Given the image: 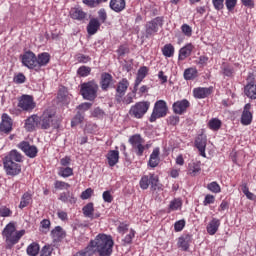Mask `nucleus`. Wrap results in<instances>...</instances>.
Instances as JSON below:
<instances>
[{"label": "nucleus", "instance_id": "1", "mask_svg": "<svg viewBox=\"0 0 256 256\" xmlns=\"http://www.w3.org/2000/svg\"><path fill=\"white\" fill-rule=\"evenodd\" d=\"M113 237L107 234H98L94 240H91L87 247L76 252L73 256H93L95 253L99 256L113 255Z\"/></svg>", "mask_w": 256, "mask_h": 256}, {"label": "nucleus", "instance_id": "2", "mask_svg": "<svg viewBox=\"0 0 256 256\" xmlns=\"http://www.w3.org/2000/svg\"><path fill=\"white\" fill-rule=\"evenodd\" d=\"M2 235L6 239V249H12L13 245H17L19 239L25 235V230L17 231L15 223L10 222L4 228Z\"/></svg>", "mask_w": 256, "mask_h": 256}, {"label": "nucleus", "instance_id": "3", "mask_svg": "<svg viewBox=\"0 0 256 256\" xmlns=\"http://www.w3.org/2000/svg\"><path fill=\"white\" fill-rule=\"evenodd\" d=\"M98 91L99 85L95 81H89L81 84L80 93L86 101H95V99H97Z\"/></svg>", "mask_w": 256, "mask_h": 256}, {"label": "nucleus", "instance_id": "4", "mask_svg": "<svg viewBox=\"0 0 256 256\" xmlns=\"http://www.w3.org/2000/svg\"><path fill=\"white\" fill-rule=\"evenodd\" d=\"M149 107H151V102L149 101H141L131 106L129 110V115L134 117L135 119H143L145 113L149 111Z\"/></svg>", "mask_w": 256, "mask_h": 256}, {"label": "nucleus", "instance_id": "5", "mask_svg": "<svg viewBox=\"0 0 256 256\" xmlns=\"http://www.w3.org/2000/svg\"><path fill=\"white\" fill-rule=\"evenodd\" d=\"M40 122L41 129H50V127H53V129H57L59 127V121L51 110L44 111V113L40 117Z\"/></svg>", "mask_w": 256, "mask_h": 256}, {"label": "nucleus", "instance_id": "6", "mask_svg": "<svg viewBox=\"0 0 256 256\" xmlns=\"http://www.w3.org/2000/svg\"><path fill=\"white\" fill-rule=\"evenodd\" d=\"M139 185L143 190L149 189V186L151 185V189L156 191L159 188V177L155 174L144 175L140 179Z\"/></svg>", "mask_w": 256, "mask_h": 256}, {"label": "nucleus", "instance_id": "7", "mask_svg": "<svg viewBox=\"0 0 256 256\" xmlns=\"http://www.w3.org/2000/svg\"><path fill=\"white\" fill-rule=\"evenodd\" d=\"M167 115V102L164 100H158L155 105L153 112L150 116V123H154L157 119H161V117H165Z\"/></svg>", "mask_w": 256, "mask_h": 256}, {"label": "nucleus", "instance_id": "8", "mask_svg": "<svg viewBox=\"0 0 256 256\" xmlns=\"http://www.w3.org/2000/svg\"><path fill=\"white\" fill-rule=\"evenodd\" d=\"M129 143L136 151V155L141 157L143 155V151H145V146L143 145L145 140L139 134H135L129 138Z\"/></svg>", "mask_w": 256, "mask_h": 256}, {"label": "nucleus", "instance_id": "9", "mask_svg": "<svg viewBox=\"0 0 256 256\" xmlns=\"http://www.w3.org/2000/svg\"><path fill=\"white\" fill-rule=\"evenodd\" d=\"M127 89H129V80H127V78H123L118 82L116 87L115 101L117 103H121V101H123V97H125Z\"/></svg>", "mask_w": 256, "mask_h": 256}, {"label": "nucleus", "instance_id": "10", "mask_svg": "<svg viewBox=\"0 0 256 256\" xmlns=\"http://www.w3.org/2000/svg\"><path fill=\"white\" fill-rule=\"evenodd\" d=\"M22 65L28 69L37 67V56L32 51H28L22 55Z\"/></svg>", "mask_w": 256, "mask_h": 256}, {"label": "nucleus", "instance_id": "11", "mask_svg": "<svg viewBox=\"0 0 256 256\" xmlns=\"http://www.w3.org/2000/svg\"><path fill=\"white\" fill-rule=\"evenodd\" d=\"M3 163L7 175L15 177L16 175H19V173H21V165L19 163L11 162L8 160H4Z\"/></svg>", "mask_w": 256, "mask_h": 256}, {"label": "nucleus", "instance_id": "12", "mask_svg": "<svg viewBox=\"0 0 256 256\" xmlns=\"http://www.w3.org/2000/svg\"><path fill=\"white\" fill-rule=\"evenodd\" d=\"M18 107H20L22 111H33V109H35L33 96L23 95L19 100Z\"/></svg>", "mask_w": 256, "mask_h": 256}, {"label": "nucleus", "instance_id": "13", "mask_svg": "<svg viewBox=\"0 0 256 256\" xmlns=\"http://www.w3.org/2000/svg\"><path fill=\"white\" fill-rule=\"evenodd\" d=\"M163 25V18L162 17H156L152 21L148 22L146 24V35L149 37V35H153V33H157L159 27Z\"/></svg>", "mask_w": 256, "mask_h": 256}, {"label": "nucleus", "instance_id": "14", "mask_svg": "<svg viewBox=\"0 0 256 256\" xmlns=\"http://www.w3.org/2000/svg\"><path fill=\"white\" fill-rule=\"evenodd\" d=\"M13 131V120L9 115L2 114V121L0 123V132L4 133L5 135H9Z\"/></svg>", "mask_w": 256, "mask_h": 256}, {"label": "nucleus", "instance_id": "15", "mask_svg": "<svg viewBox=\"0 0 256 256\" xmlns=\"http://www.w3.org/2000/svg\"><path fill=\"white\" fill-rule=\"evenodd\" d=\"M19 147L27 157H30V159L37 157V153L39 152L37 146L30 145L29 142L23 141L19 144Z\"/></svg>", "mask_w": 256, "mask_h": 256}, {"label": "nucleus", "instance_id": "16", "mask_svg": "<svg viewBox=\"0 0 256 256\" xmlns=\"http://www.w3.org/2000/svg\"><path fill=\"white\" fill-rule=\"evenodd\" d=\"M190 103L187 99H183L177 102H174L172 109L176 115H183L187 109L190 107Z\"/></svg>", "mask_w": 256, "mask_h": 256}, {"label": "nucleus", "instance_id": "17", "mask_svg": "<svg viewBox=\"0 0 256 256\" xmlns=\"http://www.w3.org/2000/svg\"><path fill=\"white\" fill-rule=\"evenodd\" d=\"M251 104H246L244 106V110L241 116V123L242 125H251V121H253V114L250 112Z\"/></svg>", "mask_w": 256, "mask_h": 256}, {"label": "nucleus", "instance_id": "18", "mask_svg": "<svg viewBox=\"0 0 256 256\" xmlns=\"http://www.w3.org/2000/svg\"><path fill=\"white\" fill-rule=\"evenodd\" d=\"M109 7L115 13H121V11H125L127 2L125 0H110Z\"/></svg>", "mask_w": 256, "mask_h": 256}, {"label": "nucleus", "instance_id": "19", "mask_svg": "<svg viewBox=\"0 0 256 256\" xmlns=\"http://www.w3.org/2000/svg\"><path fill=\"white\" fill-rule=\"evenodd\" d=\"M39 122H40L39 116L32 115L26 119L24 127L26 131H35V127L39 125Z\"/></svg>", "mask_w": 256, "mask_h": 256}, {"label": "nucleus", "instance_id": "20", "mask_svg": "<svg viewBox=\"0 0 256 256\" xmlns=\"http://www.w3.org/2000/svg\"><path fill=\"white\" fill-rule=\"evenodd\" d=\"M148 71H149V69H147L146 66L141 67L138 70L137 77H136L135 84H134V93H137V88L139 87V85H141V82L143 81V79L145 77H147Z\"/></svg>", "mask_w": 256, "mask_h": 256}, {"label": "nucleus", "instance_id": "21", "mask_svg": "<svg viewBox=\"0 0 256 256\" xmlns=\"http://www.w3.org/2000/svg\"><path fill=\"white\" fill-rule=\"evenodd\" d=\"M100 27H101V22H99V19H97V18L90 19V21L87 25L88 35H95V33H97V31H99Z\"/></svg>", "mask_w": 256, "mask_h": 256}, {"label": "nucleus", "instance_id": "22", "mask_svg": "<svg viewBox=\"0 0 256 256\" xmlns=\"http://www.w3.org/2000/svg\"><path fill=\"white\" fill-rule=\"evenodd\" d=\"M195 146L200 152L202 157H205V147H207V138L203 135H199L195 140Z\"/></svg>", "mask_w": 256, "mask_h": 256}, {"label": "nucleus", "instance_id": "23", "mask_svg": "<svg viewBox=\"0 0 256 256\" xmlns=\"http://www.w3.org/2000/svg\"><path fill=\"white\" fill-rule=\"evenodd\" d=\"M221 226V220L217 218H213L207 225V233L209 235H215L217 231H219V227Z\"/></svg>", "mask_w": 256, "mask_h": 256}, {"label": "nucleus", "instance_id": "24", "mask_svg": "<svg viewBox=\"0 0 256 256\" xmlns=\"http://www.w3.org/2000/svg\"><path fill=\"white\" fill-rule=\"evenodd\" d=\"M108 165L115 167L119 163V150H110L107 155Z\"/></svg>", "mask_w": 256, "mask_h": 256}, {"label": "nucleus", "instance_id": "25", "mask_svg": "<svg viewBox=\"0 0 256 256\" xmlns=\"http://www.w3.org/2000/svg\"><path fill=\"white\" fill-rule=\"evenodd\" d=\"M51 61V55L47 52L38 54L36 57V67H45Z\"/></svg>", "mask_w": 256, "mask_h": 256}, {"label": "nucleus", "instance_id": "26", "mask_svg": "<svg viewBox=\"0 0 256 256\" xmlns=\"http://www.w3.org/2000/svg\"><path fill=\"white\" fill-rule=\"evenodd\" d=\"M4 161H10L14 163H21L23 162V155L19 153L17 150H12L9 154L4 158Z\"/></svg>", "mask_w": 256, "mask_h": 256}, {"label": "nucleus", "instance_id": "27", "mask_svg": "<svg viewBox=\"0 0 256 256\" xmlns=\"http://www.w3.org/2000/svg\"><path fill=\"white\" fill-rule=\"evenodd\" d=\"M70 15L76 21H85V19H87V13H85L81 8H73L70 11Z\"/></svg>", "mask_w": 256, "mask_h": 256}, {"label": "nucleus", "instance_id": "28", "mask_svg": "<svg viewBox=\"0 0 256 256\" xmlns=\"http://www.w3.org/2000/svg\"><path fill=\"white\" fill-rule=\"evenodd\" d=\"M66 235L65 230H63L61 226H56L51 231V236L54 241H62V239H65Z\"/></svg>", "mask_w": 256, "mask_h": 256}, {"label": "nucleus", "instance_id": "29", "mask_svg": "<svg viewBox=\"0 0 256 256\" xmlns=\"http://www.w3.org/2000/svg\"><path fill=\"white\" fill-rule=\"evenodd\" d=\"M113 81V76H111V74L109 73H102L101 74V89L102 91H107V89H109V85H111Z\"/></svg>", "mask_w": 256, "mask_h": 256}, {"label": "nucleus", "instance_id": "30", "mask_svg": "<svg viewBox=\"0 0 256 256\" xmlns=\"http://www.w3.org/2000/svg\"><path fill=\"white\" fill-rule=\"evenodd\" d=\"M210 93H211V88L199 87L193 90V94L196 99H205V97H209Z\"/></svg>", "mask_w": 256, "mask_h": 256}, {"label": "nucleus", "instance_id": "31", "mask_svg": "<svg viewBox=\"0 0 256 256\" xmlns=\"http://www.w3.org/2000/svg\"><path fill=\"white\" fill-rule=\"evenodd\" d=\"M159 153H160L159 148H155L153 150V152L151 153L150 159H149V162H148V165L150 167L155 168V167H157V165H159V161H160Z\"/></svg>", "mask_w": 256, "mask_h": 256}, {"label": "nucleus", "instance_id": "32", "mask_svg": "<svg viewBox=\"0 0 256 256\" xmlns=\"http://www.w3.org/2000/svg\"><path fill=\"white\" fill-rule=\"evenodd\" d=\"M244 93L249 99H256V84L251 82L247 84Z\"/></svg>", "mask_w": 256, "mask_h": 256}, {"label": "nucleus", "instance_id": "33", "mask_svg": "<svg viewBox=\"0 0 256 256\" xmlns=\"http://www.w3.org/2000/svg\"><path fill=\"white\" fill-rule=\"evenodd\" d=\"M191 51H193V45L192 44H187L183 48L180 49L179 51V60L183 61L191 55Z\"/></svg>", "mask_w": 256, "mask_h": 256}, {"label": "nucleus", "instance_id": "34", "mask_svg": "<svg viewBox=\"0 0 256 256\" xmlns=\"http://www.w3.org/2000/svg\"><path fill=\"white\" fill-rule=\"evenodd\" d=\"M188 173L192 177H195L198 175V173H201V163L199 162H192L188 165Z\"/></svg>", "mask_w": 256, "mask_h": 256}, {"label": "nucleus", "instance_id": "35", "mask_svg": "<svg viewBox=\"0 0 256 256\" xmlns=\"http://www.w3.org/2000/svg\"><path fill=\"white\" fill-rule=\"evenodd\" d=\"M63 203H76L77 199L71 194V192H63L59 197Z\"/></svg>", "mask_w": 256, "mask_h": 256}, {"label": "nucleus", "instance_id": "36", "mask_svg": "<svg viewBox=\"0 0 256 256\" xmlns=\"http://www.w3.org/2000/svg\"><path fill=\"white\" fill-rule=\"evenodd\" d=\"M27 255L29 256H37L39 255V245L37 242H33L27 247Z\"/></svg>", "mask_w": 256, "mask_h": 256}, {"label": "nucleus", "instance_id": "37", "mask_svg": "<svg viewBox=\"0 0 256 256\" xmlns=\"http://www.w3.org/2000/svg\"><path fill=\"white\" fill-rule=\"evenodd\" d=\"M197 77V69L188 68L184 71V79L186 81H191V79H195Z\"/></svg>", "mask_w": 256, "mask_h": 256}, {"label": "nucleus", "instance_id": "38", "mask_svg": "<svg viewBox=\"0 0 256 256\" xmlns=\"http://www.w3.org/2000/svg\"><path fill=\"white\" fill-rule=\"evenodd\" d=\"M178 247L182 249V251H187V249H189V236L180 237L178 239Z\"/></svg>", "mask_w": 256, "mask_h": 256}, {"label": "nucleus", "instance_id": "39", "mask_svg": "<svg viewBox=\"0 0 256 256\" xmlns=\"http://www.w3.org/2000/svg\"><path fill=\"white\" fill-rule=\"evenodd\" d=\"M29 203H31V195L29 194V192H26L23 194L21 201H20V209H25V207H27V205H29Z\"/></svg>", "mask_w": 256, "mask_h": 256}, {"label": "nucleus", "instance_id": "40", "mask_svg": "<svg viewBox=\"0 0 256 256\" xmlns=\"http://www.w3.org/2000/svg\"><path fill=\"white\" fill-rule=\"evenodd\" d=\"M84 216L88 217L89 219H93V203H88L86 206L83 207L82 209Z\"/></svg>", "mask_w": 256, "mask_h": 256}, {"label": "nucleus", "instance_id": "41", "mask_svg": "<svg viewBox=\"0 0 256 256\" xmlns=\"http://www.w3.org/2000/svg\"><path fill=\"white\" fill-rule=\"evenodd\" d=\"M162 53L164 57H173V54L175 53V48L171 44H166L162 49Z\"/></svg>", "mask_w": 256, "mask_h": 256}, {"label": "nucleus", "instance_id": "42", "mask_svg": "<svg viewBox=\"0 0 256 256\" xmlns=\"http://www.w3.org/2000/svg\"><path fill=\"white\" fill-rule=\"evenodd\" d=\"M77 74L79 77H89L91 75V67L89 66H81L77 70Z\"/></svg>", "mask_w": 256, "mask_h": 256}, {"label": "nucleus", "instance_id": "43", "mask_svg": "<svg viewBox=\"0 0 256 256\" xmlns=\"http://www.w3.org/2000/svg\"><path fill=\"white\" fill-rule=\"evenodd\" d=\"M85 119V116L81 114V112H77L75 117L71 121V126L76 127V125H79L80 123H83V120Z\"/></svg>", "mask_w": 256, "mask_h": 256}, {"label": "nucleus", "instance_id": "44", "mask_svg": "<svg viewBox=\"0 0 256 256\" xmlns=\"http://www.w3.org/2000/svg\"><path fill=\"white\" fill-rule=\"evenodd\" d=\"M58 175L64 178L71 177V175H73V168L71 167L60 168Z\"/></svg>", "mask_w": 256, "mask_h": 256}, {"label": "nucleus", "instance_id": "45", "mask_svg": "<svg viewBox=\"0 0 256 256\" xmlns=\"http://www.w3.org/2000/svg\"><path fill=\"white\" fill-rule=\"evenodd\" d=\"M135 88L133 89L132 93H128L125 97H122L121 103L124 105H131L133 103V97H135L136 93H134Z\"/></svg>", "mask_w": 256, "mask_h": 256}, {"label": "nucleus", "instance_id": "46", "mask_svg": "<svg viewBox=\"0 0 256 256\" xmlns=\"http://www.w3.org/2000/svg\"><path fill=\"white\" fill-rule=\"evenodd\" d=\"M209 127L213 131H218V129H221V120L217 118H213L212 120L209 121Z\"/></svg>", "mask_w": 256, "mask_h": 256}, {"label": "nucleus", "instance_id": "47", "mask_svg": "<svg viewBox=\"0 0 256 256\" xmlns=\"http://www.w3.org/2000/svg\"><path fill=\"white\" fill-rule=\"evenodd\" d=\"M207 189L212 193H221V186L217 182H211L207 185Z\"/></svg>", "mask_w": 256, "mask_h": 256}, {"label": "nucleus", "instance_id": "48", "mask_svg": "<svg viewBox=\"0 0 256 256\" xmlns=\"http://www.w3.org/2000/svg\"><path fill=\"white\" fill-rule=\"evenodd\" d=\"M54 187H55V189L63 191V189H69V187H71V185L67 182L57 180L54 183Z\"/></svg>", "mask_w": 256, "mask_h": 256}, {"label": "nucleus", "instance_id": "49", "mask_svg": "<svg viewBox=\"0 0 256 256\" xmlns=\"http://www.w3.org/2000/svg\"><path fill=\"white\" fill-rule=\"evenodd\" d=\"M182 205V202L180 199H174L170 202L169 209L170 211H177Z\"/></svg>", "mask_w": 256, "mask_h": 256}, {"label": "nucleus", "instance_id": "50", "mask_svg": "<svg viewBox=\"0 0 256 256\" xmlns=\"http://www.w3.org/2000/svg\"><path fill=\"white\" fill-rule=\"evenodd\" d=\"M242 192L244 193V195H246L247 199H250V201H253L255 199V194L249 191L247 184L242 185Z\"/></svg>", "mask_w": 256, "mask_h": 256}, {"label": "nucleus", "instance_id": "51", "mask_svg": "<svg viewBox=\"0 0 256 256\" xmlns=\"http://www.w3.org/2000/svg\"><path fill=\"white\" fill-rule=\"evenodd\" d=\"M52 253L53 247L51 245H45L40 252V256H51Z\"/></svg>", "mask_w": 256, "mask_h": 256}, {"label": "nucleus", "instance_id": "52", "mask_svg": "<svg viewBox=\"0 0 256 256\" xmlns=\"http://www.w3.org/2000/svg\"><path fill=\"white\" fill-rule=\"evenodd\" d=\"M11 209L7 208L6 206L0 207V217H11Z\"/></svg>", "mask_w": 256, "mask_h": 256}, {"label": "nucleus", "instance_id": "53", "mask_svg": "<svg viewBox=\"0 0 256 256\" xmlns=\"http://www.w3.org/2000/svg\"><path fill=\"white\" fill-rule=\"evenodd\" d=\"M181 29L182 33H184L186 37H191V35L193 34V29H191V26H189L188 24L182 25Z\"/></svg>", "mask_w": 256, "mask_h": 256}, {"label": "nucleus", "instance_id": "54", "mask_svg": "<svg viewBox=\"0 0 256 256\" xmlns=\"http://www.w3.org/2000/svg\"><path fill=\"white\" fill-rule=\"evenodd\" d=\"M43 233H47L49 231V228L51 227V221L48 219H44L40 223Z\"/></svg>", "mask_w": 256, "mask_h": 256}, {"label": "nucleus", "instance_id": "55", "mask_svg": "<svg viewBox=\"0 0 256 256\" xmlns=\"http://www.w3.org/2000/svg\"><path fill=\"white\" fill-rule=\"evenodd\" d=\"M225 5L228 11H233L237 6V0H225Z\"/></svg>", "mask_w": 256, "mask_h": 256}, {"label": "nucleus", "instance_id": "56", "mask_svg": "<svg viewBox=\"0 0 256 256\" xmlns=\"http://www.w3.org/2000/svg\"><path fill=\"white\" fill-rule=\"evenodd\" d=\"M92 105H93L92 103L84 102V103L78 105L77 109H79V111H89V109H91Z\"/></svg>", "mask_w": 256, "mask_h": 256}, {"label": "nucleus", "instance_id": "57", "mask_svg": "<svg viewBox=\"0 0 256 256\" xmlns=\"http://www.w3.org/2000/svg\"><path fill=\"white\" fill-rule=\"evenodd\" d=\"M91 195H93V189L88 188L81 193L80 197H81V199L86 200V199H89L91 197Z\"/></svg>", "mask_w": 256, "mask_h": 256}, {"label": "nucleus", "instance_id": "58", "mask_svg": "<svg viewBox=\"0 0 256 256\" xmlns=\"http://www.w3.org/2000/svg\"><path fill=\"white\" fill-rule=\"evenodd\" d=\"M225 0H212V3L214 5V8L216 9V11H221V9H223L224 7V2Z\"/></svg>", "mask_w": 256, "mask_h": 256}, {"label": "nucleus", "instance_id": "59", "mask_svg": "<svg viewBox=\"0 0 256 256\" xmlns=\"http://www.w3.org/2000/svg\"><path fill=\"white\" fill-rule=\"evenodd\" d=\"M98 17L101 21V23H105V21H107V11H105V9H100L98 11Z\"/></svg>", "mask_w": 256, "mask_h": 256}, {"label": "nucleus", "instance_id": "60", "mask_svg": "<svg viewBox=\"0 0 256 256\" xmlns=\"http://www.w3.org/2000/svg\"><path fill=\"white\" fill-rule=\"evenodd\" d=\"M102 197L105 203H111L113 201V196L111 195L110 191H104Z\"/></svg>", "mask_w": 256, "mask_h": 256}, {"label": "nucleus", "instance_id": "61", "mask_svg": "<svg viewBox=\"0 0 256 256\" xmlns=\"http://www.w3.org/2000/svg\"><path fill=\"white\" fill-rule=\"evenodd\" d=\"M89 61H91V58L89 56H86L84 54H79L77 56L78 63H89Z\"/></svg>", "mask_w": 256, "mask_h": 256}, {"label": "nucleus", "instance_id": "62", "mask_svg": "<svg viewBox=\"0 0 256 256\" xmlns=\"http://www.w3.org/2000/svg\"><path fill=\"white\" fill-rule=\"evenodd\" d=\"M133 237H135V232L131 231L126 237L122 240L124 245H129L133 241Z\"/></svg>", "mask_w": 256, "mask_h": 256}, {"label": "nucleus", "instance_id": "63", "mask_svg": "<svg viewBox=\"0 0 256 256\" xmlns=\"http://www.w3.org/2000/svg\"><path fill=\"white\" fill-rule=\"evenodd\" d=\"M185 227V220L177 221L174 224L175 231H183V228Z\"/></svg>", "mask_w": 256, "mask_h": 256}, {"label": "nucleus", "instance_id": "64", "mask_svg": "<svg viewBox=\"0 0 256 256\" xmlns=\"http://www.w3.org/2000/svg\"><path fill=\"white\" fill-rule=\"evenodd\" d=\"M105 115V112L101 108H95L92 112L93 117L101 118Z\"/></svg>", "mask_w": 256, "mask_h": 256}]
</instances>
